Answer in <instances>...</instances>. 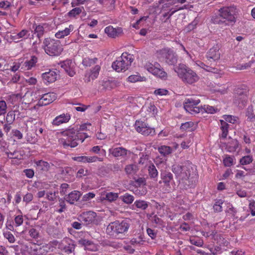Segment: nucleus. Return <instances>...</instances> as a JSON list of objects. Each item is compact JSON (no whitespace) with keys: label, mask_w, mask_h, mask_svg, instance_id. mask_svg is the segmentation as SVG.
Masks as SVG:
<instances>
[{"label":"nucleus","mask_w":255,"mask_h":255,"mask_svg":"<svg viewBox=\"0 0 255 255\" xmlns=\"http://www.w3.org/2000/svg\"><path fill=\"white\" fill-rule=\"evenodd\" d=\"M154 94L156 96H165L168 94V91L165 89H158L154 91Z\"/></svg>","instance_id":"obj_60"},{"label":"nucleus","mask_w":255,"mask_h":255,"mask_svg":"<svg viewBox=\"0 0 255 255\" xmlns=\"http://www.w3.org/2000/svg\"><path fill=\"white\" fill-rule=\"evenodd\" d=\"M135 186L137 188L142 187V189L140 191L138 188L135 190V194L139 195H144L147 193V189L145 187L146 180L144 178L140 177L136 179L134 181Z\"/></svg>","instance_id":"obj_16"},{"label":"nucleus","mask_w":255,"mask_h":255,"mask_svg":"<svg viewBox=\"0 0 255 255\" xmlns=\"http://www.w3.org/2000/svg\"><path fill=\"white\" fill-rule=\"evenodd\" d=\"M145 66L147 71L153 75L164 79L167 77V73L162 68L155 67V65H146Z\"/></svg>","instance_id":"obj_11"},{"label":"nucleus","mask_w":255,"mask_h":255,"mask_svg":"<svg viewBox=\"0 0 255 255\" xmlns=\"http://www.w3.org/2000/svg\"><path fill=\"white\" fill-rule=\"evenodd\" d=\"M30 36V32L26 29H23L19 33L11 36V38L14 41H18L19 39H27Z\"/></svg>","instance_id":"obj_26"},{"label":"nucleus","mask_w":255,"mask_h":255,"mask_svg":"<svg viewBox=\"0 0 255 255\" xmlns=\"http://www.w3.org/2000/svg\"><path fill=\"white\" fill-rule=\"evenodd\" d=\"M83 10H84V7L83 6L74 7V8L68 12V15L70 17H75L76 16L80 14Z\"/></svg>","instance_id":"obj_35"},{"label":"nucleus","mask_w":255,"mask_h":255,"mask_svg":"<svg viewBox=\"0 0 255 255\" xmlns=\"http://www.w3.org/2000/svg\"><path fill=\"white\" fill-rule=\"evenodd\" d=\"M221 130H222L221 137L226 138L228 134L229 124L223 120H220Z\"/></svg>","instance_id":"obj_29"},{"label":"nucleus","mask_w":255,"mask_h":255,"mask_svg":"<svg viewBox=\"0 0 255 255\" xmlns=\"http://www.w3.org/2000/svg\"><path fill=\"white\" fill-rule=\"evenodd\" d=\"M246 117H247V120L250 122L255 121V115L254 113L253 106H249L247 108L246 114Z\"/></svg>","instance_id":"obj_36"},{"label":"nucleus","mask_w":255,"mask_h":255,"mask_svg":"<svg viewBox=\"0 0 255 255\" xmlns=\"http://www.w3.org/2000/svg\"><path fill=\"white\" fill-rule=\"evenodd\" d=\"M81 196L80 193L77 191H73L66 196L65 199L66 201L71 204H74L80 198Z\"/></svg>","instance_id":"obj_22"},{"label":"nucleus","mask_w":255,"mask_h":255,"mask_svg":"<svg viewBox=\"0 0 255 255\" xmlns=\"http://www.w3.org/2000/svg\"><path fill=\"white\" fill-rule=\"evenodd\" d=\"M97 213L95 212L89 211L81 213L78 216V220L85 225L88 226L91 224H98L97 219Z\"/></svg>","instance_id":"obj_7"},{"label":"nucleus","mask_w":255,"mask_h":255,"mask_svg":"<svg viewBox=\"0 0 255 255\" xmlns=\"http://www.w3.org/2000/svg\"><path fill=\"white\" fill-rule=\"evenodd\" d=\"M97 161H103V158L98 157L96 156H86V163L95 162Z\"/></svg>","instance_id":"obj_59"},{"label":"nucleus","mask_w":255,"mask_h":255,"mask_svg":"<svg viewBox=\"0 0 255 255\" xmlns=\"http://www.w3.org/2000/svg\"><path fill=\"white\" fill-rule=\"evenodd\" d=\"M137 170L136 165L134 164H129L126 166L125 171L128 174H134Z\"/></svg>","instance_id":"obj_48"},{"label":"nucleus","mask_w":255,"mask_h":255,"mask_svg":"<svg viewBox=\"0 0 255 255\" xmlns=\"http://www.w3.org/2000/svg\"><path fill=\"white\" fill-rule=\"evenodd\" d=\"M253 160V158L252 155H246L240 159V163L241 165H245L250 164Z\"/></svg>","instance_id":"obj_47"},{"label":"nucleus","mask_w":255,"mask_h":255,"mask_svg":"<svg viewBox=\"0 0 255 255\" xmlns=\"http://www.w3.org/2000/svg\"><path fill=\"white\" fill-rule=\"evenodd\" d=\"M148 174L151 178H155L158 176V171L155 166L151 164L148 167Z\"/></svg>","instance_id":"obj_37"},{"label":"nucleus","mask_w":255,"mask_h":255,"mask_svg":"<svg viewBox=\"0 0 255 255\" xmlns=\"http://www.w3.org/2000/svg\"><path fill=\"white\" fill-rule=\"evenodd\" d=\"M78 244L82 246H84L87 249H89V247L93 245V244L92 241L83 239L79 240L78 241Z\"/></svg>","instance_id":"obj_53"},{"label":"nucleus","mask_w":255,"mask_h":255,"mask_svg":"<svg viewBox=\"0 0 255 255\" xmlns=\"http://www.w3.org/2000/svg\"><path fill=\"white\" fill-rule=\"evenodd\" d=\"M45 52L50 56H58L63 51V48L59 40L45 38L43 43Z\"/></svg>","instance_id":"obj_5"},{"label":"nucleus","mask_w":255,"mask_h":255,"mask_svg":"<svg viewBox=\"0 0 255 255\" xmlns=\"http://www.w3.org/2000/svg\"><path fill=\"white\" fill-rule=\"evenodd\" d=\"M75 247L74 242L69 238H64L59 244V249L68 254L73 253Z\"/></svg>","instance_id":"obj_10"},{"label":"nucleus","mask_w":255,"mask_h":255,"mask_svg":"<svg viewBox=\"0 0 255 255\" xmlns=\"http://www.w3.org/2000/svg\"><path fill=\"white\" fill-rule=\"evenodd\" d=\"M164 52H167V54L166 57L165 59V62L166 63H169L170 62L173 64L177 61V58L175 53L174 51L170 48H169L168 50H165L163 51Z\"/></svg>","instance_id":"obj_24"},{"label":"nucleus","mask_w":255,"mask_h":255,"mask_svg":"<svg viewBox=\"0 0 255 255\" xmlns=\"http://www.w3.org/2000/svg\"><path fill=\"white\" fill-rule=\"evenodd\" d=\"M239 142L237 139H232L227 144L226 148L229 152L235 151L239 147Z\"/></svg>","instance_id":"obj_27"},{"label":"nucleus","mask_w":255,"mask_h":255,"mask_svg":"<svg viewBox=\"0 0 255 255\" xmlns=\"http://www.w3.org/2000/svg\"><path fill=\"white\" fill-rule=\"evenodd\" d=\"M237 8L233 6H224L219 9V17H216L212 20L214 23L227 24L234 23L236 22Z\"/></svg>","instance_id":"obj_3"},{"label":"nucleus","mask_w":255,"mask_h":255,"mask_svg":"<svg viewBox=\"0 0 255 255\" xmlns=\"http://www.w3.org/2000/svg\"><path fill=\"white\" fill-rule=\"evenodd\" d=\"M119 199L126 204H130L133 202L134 198L132 195L126 193L124 195L121 196Z\"/></svg>","instance_id":"obj_34"},{"label":"nucleus","mask_w":255,"mask_h":255,"mask_svg":"<svg viewBox=\"0 0 255 255\" xmlns=\"http://www.w3.org/2000/svg\"><path fill=\"white\" fill-rule=\"evenodd\" d=\"M90 126V124L86 123L80 126L79 130L72 128L63 131L62 132L63 137L59 140L60 143L64 148L76 147L79 142H83L89 136L86 133L80 132V130H89L88 128Z\"/></svg>","instance_id":"obj_1"},{"label":"nucleus","mask_w":255,"mask_h":255,"mask_svg":"<svg viewBox=\"0 0 255 255\" xmlns=\"http://www.w3.org/2000/svg\"><path fill=\"white\" fill-rule=\"evenodd\" d=\"M56 98V94L53 92L43 94L39 99L38 105L40 106H46L53 102Z\"/></svg>","instance_id":"obj_12"},{"label":"nucleus","mask_w":255,"mask_h":255,"mask_svg":"<svg viewBox=\"0 0 255 255\" xmlns=\"http://www.w3.org/2000/svg\"><path fill=\"white\" fill-rule=\"evenodd\" d=\"M195 129V124L193 122H187L182 124L180 129L183 131H191Z\"/></svg>","instance_id":"obj_30"},{"label":"nucleus","mask_w":255,"mask_h":255,"mask_svg":"<svg viewBox=\"0 0 255 255\" xmlns=\"http://www.w3.org/2000/svg\"><path fill=\"white\" fill-rule=\"evenodd\" d=\"M172 171L183 188L187 189L193 185L192 178H190L191 171L189 167L175 164L172 167Z\"/></svg>","instance_id":"obj_2"},{"label":"nucleus","mask_w":255,"mask_h":255,"mask_svg":"<svg viewBox=\"0 0 255 255\" xmlns=\"http://www.w3.org/2000/svg\"><path fill=\"white\" fill-rule=\"evenodd\" d=\"M146 78L144 76H140L138 73L135 75H131L127 78V81L130 83H135L137 82L145 81Z\"/></svg>","instance_id":"obj_28"},{"label":"nucleus","mask_w":255,"mask_h":255,"mask_svg":"<svg viewBox=\"0 0 255 255\" xmlns=\"http://www.w3.org/2000/svg\"><path fill=\"white\" fill-rule=\"evenodd\" d=\"M189 241L192 245L194 246L202 247L204 245V241L202 239L196 238V237H192L190 238Z\"/></svg>","instance_id":"obj_38"},{"label":"nucleus","mask_w":255,"mask_h":255,"mask_svg":"<svg viewBox=\"0 0 255 255\" xmlns=\"http://www.w3.org/2000/svg\"><path fill=\"white\" fill-rule=\"evenodd\" d=\"M128 65H113V69L117 72H125L128 69Z\"/></svg>","instance_id":"obj_54"},{"label":"nucleus","mask_w":255,"mask_h":255,"mask_svg":"<svg viewBox=\"0 0 255 255\" xmlns=\"http://www.w3.org/2000/svg\"><path fill=\"white\" fill-rule=\"evenodd\" d=\"M61 173L64 176H71L73 174V170L70 167H65L62 168Z\"/></svg>","instance_id":"obj_55"},{"label":"nucleus","mask_w":255,"mask_h":255,"mask_svg":"<svg viewBox=\"0 0 255 255\" xmlns=\"http://www.w3.org/2000/svg\"><path fill=\"white\" fill-rule=\"evenodd\" d=\"M158 152L162 155L165 156L171 153L172 148L167 145H161L158 147Z\"/></svg>","instance_id":"obj_33"},{"label":"nucleus","mask_w":255,"mask_h":255,"mask_svg":"<svg viewBox=\"0 0 255 255\" xmlns=\"http://www.w3.org/2000/svg\"><path fill=\"white\" fill-rule=\"evenodd\" d=\"M127 150L123 147L115 148L113 150V156L115 157H123L127 155Z\"/></svg>","instance_id":"obj_31"},{"label":"nucleus","mask_w":255,"mask_h":255,"mask_svg":"<svg viewBox=\"0 0 255 255\" xmlns=\"http://www.w3.org/2000/svg\"><path fill=\"white\" fill-rule=\"evenodd\" d=\"M71 31L70 28H65V29L59 31L55 34V37L57 38H62L69 34Z\"/></svg>","instance_id":"obj_45"},{"label":"nucleus","mask_w":255,"mask_h":255,"mask_svg":"<svg viewBox=\"0 0 255 255\" xmlns=\"http://www.w3.org/2000/svg\"><path fill=\"white\" fill-rule=\"evenodd\" d=\"M129 219H126L121 222L117 221L113 222V229H115V233L118 235L124 234L128 231L129 227Z\"/></svg>","instance_id":"obj_9"},{"label":"nucleus","mask_w":255,"mask_h":255,"mask_svg":"<svg viewBox=\"0 0 255 255\" xmlns=\"http://www.w3.org/2000/svg\"><path fill=\"white\" fill-rule=\"evenodd\" d=\"M28 233L29 236L34 239H37L39 236L38 231L34 228L30 229Z\"/></svg>","instance_id":"obj_63"},{"label":"nucleus","mask_w":255,"mask_h":255,"mask_svg":"<svg viewBox=\"0 0 255 255\" xmlns=\"http://www.w3.org/2000/svg\"><path fill=\"white\" fill-rule=\"evenodd\" d=\"M160 177L162 181H160L159 183L162 182L166 187L170 188V183L172 182H174L173 175L169 171H161Z\"/></svg>","instance_id":"obj_18"},{"label":"nucleus","mask_w":255,"mask_h":255,"mask_svg":"<svg viewBox=\"0 0 255 255\" xmlns=\"http://www.w3.org/2000/svg\"><path fill=\"white\" fill-rule=\"evenodd\" d=\"M217 239L215 238V240H217V243L220 246H224L227 247L229 245V242L228 240H227L225 238H224L223 236L220 235L216 236Z\"/></svg>","instance_id":"obj_46"},{"label":"nucleus","mask_w":255,"mask_h":255,"mask_svg":"<svg viewBox=\"0 0 255 255\" xmlns=\"http://www.w3.org/2000/svg\"><path fill=\"white\" fill-rule=\"evenodd\" d=\"M15 114L14 111L9 112L6 117V121L7 123L11 124L15 120Z\"/></svg>","instance_id":"obj_56"},{"label":"nucleus","mask_w":255,"mask_h":255,"mask_svg":"<svg viewBox=\"0 0 255 255\" xmlns=\"http://www.w3.org/2000/svg\"><path fill=\"white\" fill-rule=\"evenodd\" d=\"M174 70L179 77L184 82L192 84L199 79L197 74L193 70L186 67V65H173Z\"/></svg>","instance_id":"obj_4"},{"label":"nucleus","mask_w":255,"mask_h":255,"mask_svg":"<svg viewBox=\"0 0 255 255\" xmlns=\"http://www.w3.org/2000/svg\"><path fill=\"white\" fill-rule=\"evenodd\" d=\"M33 28H34V34H36V36L40 38L44 34V28L43 25H36L34 27V25L33 26Z\"/></svg>","instance_id":"obj_39"},{"label":"nucleus","mask_w":255,"mask_h":255,"mask_svg":"<svg viewBox=\"0 0 255 255\" xmlns=\"http://www.w3.org/2000/svg\"><path fill=\"white\" fill-rule=\"evenodd\" d=\"M14 222L16 226H21L23 222V218L22 215H17L14 218Z\"/></svg>","instance_id":"obj_64"},{"label":"nucleus","mask_w":255,"mask_h":255,"mask_svg":"<svg viewBox=\"0 0 255 255\" xmlns=\"http://www.w3.org/2000/svg\"><path fill=\"white\" fill-rule=\"evenodd\" d=\"M201 109L200 112H205L210 114L216 113L219 111V110L217 108L208 105L201 106Z\"/></svg>","instance_id":"obj_32"},{"label":"nucleus","mask_w":255,"mask_h":255,"mask_svg":"<svg viewBox=\"0 0 255 255\" xmlns=\"http://www.w3.org/2000/svg\"><path fill=\"white\" fill-rule=\"evenodd\" d=\"M89 1V0H72L71 4L72 7H74L84 4L86 2H88Z\"/></svg>","instance_id":"obj_61"},{"label":"nucleus","mask_w":255,"mask_h":255,"mask_svg":"<svg viewBox=\"0 0 255 255\" xmlns=\"http://www.w3.org/2000/svg\"><path fill=\"white\" fill-rule=\"evenodd\" d=\"M71 65H61V67L63 68L66 72L70 76H73L75 72L73 68L71 67Z\"/></svg>","instance_id":"obj_52"},{"label":"nucleus","mask_w":255,"mask_h":255,"mask_svg":"<svg viewBox=\"0 0 255 255\" xmlns=\"http://www.w3.org/2000/svg\"><path fill=\"white\" fill-rule=\"evenodd\" d=\"M134 60L133 55L129 54L128 52H124L121 56L119 57L116 61L113 62V64H131Z\"/></svg>","instance_id":"obj_17"},{"label":"nucleus","mask_w":255,"mask_h":255,"mask_svg":"<svg viewBox=\"0 0 255 255\" xmlns=\"http://www.w3.org/2000/svg\"><path fill=\"white\" fill-rule=\"evenodd\" d=\"M201 68L203 70L217 74V76H220L224 74V72L223 69L220 68V65H201Z\"/></svg>","instance_id":"obj_15"},{"label":"nucleus","mask_w":255,"mask_h":255,"mask_svg":"<svg viewBox=\"0 0 255 255\" xmlns=\"http://www.w3.org/2000/svg\"><path fill=\"white\" fill-rule=\"evenodd\" d=\"M56 72L53 70H49V72L42 74V77L45 83H52L55 81L57 78Z\"/></svg>","instance_id":"obj_19"},{"label":"nucleus","mask_w":255,"mask_h":255,"mask_svg":"<svg viewBox=\"0 0 255 255\" xmlns=\"http://www.w3.org/2000/svg\"><path fill=\"white\" fill-rule=\"evenodd\" d=\"M134 205L137 208L141 210H145L148 207V204L147 202L144 200H136L135 201Z\"/></svg>","instance_id":"obj_43"},{"label":"nucleus","mask_w":255,"mask_h":255,"mask_svg":"<svg viewBox=\"0 0 255 255\" xmlns=\"http://www.w3.org/2000/svg\"><path fill=\"white\" fill-rule=\"evenodd\" d=\"M101 199L102 201H108L112 202V192H108L107 191H103L101 193Z\"/></svg>","instance_id":"obj_44"},{"label":"nucleus","mask_w":255,"mask_h":255,"mask_svg":"<svg viewBox=\"0 0 255 255\" xmlns=\"http://www.w3.org/2000/svg\"><path fill=\"white\" fill-rule=\"evenodd\" d=\"M25 58L26 59L24 61H21V63L24 64H36L38 61L37 57L34 55H30V57L26 56Z\"/></svg>","instance_id":"obj_51"},{"label":"nucleus","mask_w":255,"mask_h":255,"mask_svg":"<svg viewBox=\"0 0 255 255\" xmlns=\"http://www.w3.org/2000/svg\"><path fill=\"white\" fill-rule=\"evenodd\" d=\"M249 94V88L245 85L239 86L235 88L234 92V95L240 97H248Z\"/></svg>","instance_id":"obj_20"},{"label":"nucleus","mask_w":255,"mask_h":255,"mask_svg":"<svg viewBox=\"0 0 255 255\" xmlns=\"http://www.w3.org/2000/svg\"><path fill=\"white\" fill-rule=\"evenodd\" d=\"M144 243V241L143 240V238L141 236L138 237L136 238L132 239L130 243L133 246H141Z\"/></svg>","instance_id":"obj_49"},{"label":"nucleus","mask_w":255,"mask_h":255,"mask_svg":"<svg viewBox=\"0 0 255 255\" xmlns=\"http://www.w3.org/2000/svg\"><path fill=\"white\" fill-rule=\"evenodd\" d=\"M4 237L8 240V242L10 243H13L15 242V238L14 236L9 232L3 233Z\"/></svg>","instance_id":"obj_62"},{"label":"nucleus","mask_w":255,"mask_h":255,"mask_svg":"<svg viewBox=\"0 0 255 255\" xmlns=\"http://www.w3.org/2000/svg\"><path fill=\"white\" fill-rule=\"evenodd\" d=\"M234 157L227 155L223 159V164L226 167H231L234 164Z\"/></svg>","instance_id":"obj_40"},{"label":"nucleus","mask_w":255,"mask_h":255,"mask_svg":"<svg viewBox=\"0 0 255 255\" xmlns=\"http://www.w3.org/2000/svg\"><path fill=\"white\" fill-rule=\"evenodd\" d=\"M200 100L196 96H192L185 100L183 105L186 112L192 115L200 113L201 107L197 106L200 103Z\"/></svg>","instance_id":"obj_6"},{"label":"nucleus","mask_w":255,"mask_h":255,"mask_svg":"<svg viewBox=\"0 0 255 255\" xmlns=\"http://www.w3.org/2000/svg\"><path fill=\"white\" fill-rule=\"evenodd\" d=\"M101 67L99 65H95L91 68L89 71H87L85 74L84 81L86 83H89L91 80H93L97 78L99 75V71Z\"/></svg>","instance_id":"obj_14"},{"label":"nucleus","mask_w":255,"mask_h":255,"mask_svg":"<svg viewBox=\"0 0 255 255\" xmlns=\"http://www.w3.org/2000/svg\"><path fill=\"white\" fill-rule=\"evenodd\" d=\"M168 49L169 48L166 47L157 51L156 56L161 61L165 60L167 54V52H164L163 51Z\"/></svg>","instance_id":"obj_42"},{"label":"nucleus","mask_w":255,"mask_h":255,"mask_svg":"<svg viewBox=\"0 0 255 255\" xmlns=\"http://www.w3.org/2000/svg\"><path fill=\"white\" fill-rule=\"evenodd\" d=\"M34 162L36 165V168L40 171H47L50 167L49 163L42 160H35Z\"/></svg>","instance_id":"obj_25"},{"label":"nucleus","mask_w":255,"mask_h":255,"mask_svg":"<svg viewBox=\"0 0 255 255\" xmlns=\"http://www.w3.org/2000/svg\"><path fill=\"white\" fill-rule=\"evenodd\" d=\"M123 33V29L121 27H113V38L121 36Z\"/></svg>","instance_id":"obj_58"},{"label":"nucleus","mask_w":255,"mask_h":255,"mask_svg":"<svg viewBox=\"0 0 255 255\" xmlns=\"http://www.w3.org/2000/svg\"><path fill=\"white\" fill-rule=\"evenodd\" d=\"M134 128L137 132L145 136H153L155 134L154 128H150L144 122L136 120L134 124Z\"/></svg>","instance_id":"obj_8"},{"label":"nucleus","mask_w":255,"mask_h":255,"mask_svg":"<svg viewBox=\"0 0 255 255\" xmlns=\"http://www.w3.org/2000/svg\"><path fill=\"white\" fill-rule=\"evenodd\" d=\"M226 212L227 216H229L231 217H234L237 213V211L232 204L229 203Z\"/></svg>","instance_id":"obj_50"},{"label":"nucleus","mask_w":255,"mask_h":255,"mask_svg":"<svg viewBox=\"0 0 255 255\" xmlns=\"http://www.w3.org/2000/svg\"><path fill=\"white\" fill-rule=\"evenodd\" d=\"M207 58L209 62H217L220 58L219 47L218 45H214L210 49L207 54Z\"/></svg>","instance_id":"obj_13"},{"label":"nucleus","mask_w":255,"mask_h":255,"mask_svg":"<svg viewBox=\"0 0 255 255\" xmlns=\"http://www.w3.org/2000/svg\"><path fill=\"white\" fill-rule=\"evenodd\" d=\"M223 118L224 120V121H225L226 122H228L233 124L236 123L239 120L237 117L232 115H223Z\"/></svg>","instance_id":"obj_41"},{"label":"nucleus","mask_w":255,"mask_h":255,"mask_svg":"<svg viewBox=\"0 0 255 255\" xmlns=\"http://www.w3.org/2000/svg\"><path fill=\"white\" fill-rule=\"evenodd\" d=\"M223 202L221 200H219L216 201L213 206V209L216 212H220L222 211V205Z\"/></svg>","instance_id":"obj_57"},{"label":"nucleus","mask_w":255,"mask_h":255,"mask_svg":"<svg viewBox=\"0 0 255 255\" xmlns=\"http://www.w3.org/2000/svg\"><path fill=\"white\" fill-rule=\"evenodd\" d=\"M70 119L69 114H62L57 116L53 121L52 124L55 126H59L62 124L67 123Z\"/></svg>","instance_id":"obj_21"},{"label":"nucleus","mask_w":255,"mask_h":255,"mask_svg":"<svg viewBox=\"0 0 255 255\" xmlns=\"http://www.w3.org/2000/svg\"><path fill=\"white\" fill-rule=\"evenodd\" d=\"M248 97L234 96V103L240 108H243L246 105Z\"/></svg>","instance_id":"obj_23"}]
</instances>
